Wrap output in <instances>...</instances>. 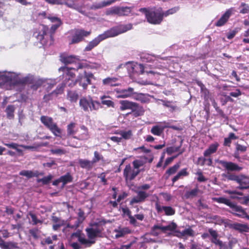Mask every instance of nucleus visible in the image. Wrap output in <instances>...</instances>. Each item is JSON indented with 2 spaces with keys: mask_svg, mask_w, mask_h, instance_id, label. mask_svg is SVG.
<instances>
[{
  "mask_svg": "<svg viewBox=\"0 0 249 249\" xmlns=\"http://www.w3.org/2000/svg\"><path fill=\"white\" fill-rule=\"evenodd\" d=\"M32 79V76L30 75L20 78L18 74L14 72H8L3 73L0 72V85H4L6 83L13 85H22L30 83Z\"/></svg>",
  "mask_w": 249,
  "mask_h": 249,
  "instance_id": "obj_1",
  "label": "nucleus"
},
{
  "mask_svg": "<svg viewBox=\"0 0 249 249\" xmlns=\"http://www.w3.org/2000/svg\"><path fill=\"white\" fill-rule=\"evenodd\" d=\"M74 69L67 67H61L59 69V71L62 72V74L60 75V79L63 80V82L58 86H63V90L65 86L69 87H74L77 83V78H75V74L72 71Z\"/></svg>",
  "mask_w": 249,
  "mask_h": 249,
  "instance_id": "obj_2",
  "label": "nucleus"
},
{
  "mask_svg": "<svg viewBox=\"0 0 249 249\" xmlns=\"http://www.w3.org/2000/svg\"><path fill=\"white\" fill-rule=\"evenodd\" d=\"M139 11L145 14L147 21L150 23L158 24L162 20L163 15H162L161 8L155 10H148L146 8H142L139 9Z\"/></svg>",
  "mask_w": 249,
  "mask_h": 249,
  "instance_id": "obj_3",
  "label": "nucleus"
},
{
  "mask_svg": "<svg viewBox=\"0 0 249 249\" xmlns=\"http://www.w3.org/2000/svg\"><path fill=\"white\" fill-rule=\"evenodd\" d=\"M214 200L218 203L225 204L229 206L231 209V211H230V212L233 215L242 218L247 216V213L241 206L231 202L229 199L220 197L215 198Z\"/></svg>",
  "mask_w": 249,
  "mask_h": 249,
  "instance_id": "obj_4",
  "label": "nucleus"
},
{
  "mask_svg": "<svg viewBox=\"0 0 249 249\" xmlns=\"http://www.w3.org/2000/svg\"><path fill=\"white\" fill-rule=\"evenodd\" d=\"M103 230V228L97 223L91 224L90 225L89 228L86 229L85 231L89 238L88 241L91 242L88 246L86 244V248L90 247L94 244L95 243V238L97 237H101Z\"/></svg>",
  "mask_w": 249,
  "mask_h": 249,
  "instance_id": "obj_5",
  "label": "nucleus"
},
{
  "mask_svg": "<svg viewBox=\"0 0 249 249\" xmlns=\"http://www.w3.org/2000/svg\"><path fill=\"white\" fill-rule=\"evenodd\" d=\"M79 105L85 111L97 110L101 107L100 102L93 100L90 96L80 99Z\"/></svg>",
  "mask_w": 249,
  "mask_h": 249,
  "instance_id": "obj_6",
  "label": "nucleus"
},
{
  "mask_svg": "<svg viewBox=\"0 0 249 249\" xmlns=\"http://www.w3.org/2000/svg\"><path fill=\"white\" fill-rule=\"evenodd\" d=\"M132 28L131 24L121 25L118 27H115L105 32L103 34H101L103 40L111 37H114L124 33Z\"/></svg>",
  "mask_w": 249,
  "mask_h": 249,
  "instance_id": "obj_7",
  "label": "nucleus"
},
{
  "mask_svg": "<svg viewBox=\"0 0 249 249\" xmlns=\"http://www.w3.org/2000/svg\"><path fill=\"white\" fill-rule=\"evenodd\" d=\"M41 122L48 128L55 136H60L61 130L59 128L56 123H54L52 118L42 116L40 117Z\"/></svg>",
  "mask_w": 249,
  "mask_h": 249,
  "instance_id": "obj_8",
  "label": "nucleus"
},
{
  "mask_svg": "<svg viewBox=\"0 0 249 249\" xmlns=\"http://www.w3.org/2000/svg\"><path fill=\"white\" fill-rule=\"evenodd\" d=\"M91 34L90 31H86L83 29H75L72 36L70 44H77L84 40L85 37Z\"/></svg>",
  "mask_w": 249,
  "mask_h": 249,
  "instance_id": "obj_9",
  "label": "nucleus"
},
{
  "mask_svg": "<svg viewBox=\"0 0 249 249\" xmlns=\"http://www.w3.org/2000/svg\"><path fill=\"white\" fill-rule=\"evenodd\" d=\"M77 83L79 86H82L84 89H86L89 85H90L91 79L94 78L93 74L90 72L84 71L83 73L80 74L77 76Z\"/></svg>",
  "mask_w": 249,
  "mask_h": 249,
  "instance_id": "obj_10",
  "label": "nucleus"
},
{
  "mask_svg": "<svg viewBox=\"0 0 249 249\" xmlns=\"http://www.w3.org/2000/svg\"><path fill=\"white\" fill-rule=\"evenodd\" d=\"M140 172L141 170L132 169L130 164H129L125 166L124 170L123 175L126 180H129L131 181L136 178Z\"/></svg>",
  "mask_w": 249,
  "mask_h": 249,
  "instance_id": "obj_11",
  "label": "nucleus"
},
{
  "mask_svg": "<svg viewBox=\"0 0 249 249\" xmlns=\"http://www.w3.org/2000/svg\"><path fill=\"white\" fill-rule=\"evenodd\" d=\"M218 162L222 165L227 170V172L240 171L243 168L239 166L236 163L231 161H226L223 160H220Z\"/></svg>",
  "mask_w": 249,
  "mask_h": 249,
  "instance_id": "obj_12",
  "label": "nucleus"
},
{
  "mask_svg": "<svg viewBox=\"0 0 249 249\" xmlns=\"http://www.w3.org/2000/svg\"><path fill=\"white\" fill-rule=\"evenodd\" d=\"M62 93L63 86H58L56 89L51 93L45 95L43 97V99L45 102H48L56 98L59 94H61Z\"/></svg>",
  "mask_w": 249,
  "mask_h": 249,
  "instance_id": "obj_13",
  "label": "nucleus"
},
{
  "mask_svg": "<svg viewBox=\"0 0 249 249\" xmlns=\"http://www.w3.org/2000/svg\"><path fill=\"white\" fill-rule=\"evenodd\" d=\"M227 226L229 228L238 231L240 232L249 231V227L247 224L231 222L228 223Z\"/></svg>",
  "mask_w": 249,
  "mask_h": 249,
  "instance_id": "obj_14",
  "label": "nucleus"
},
{
  "mask_svg": "<svg viewBox=\"0 0 249 249\" xmlns=\"http://www.w3.org/2000/svg\"><path fill=\"white\" fill-rule=\"evenodd\" d=\"M149 194L143 191H139L137 192V196L134 197L130 202V205L134 203H139L145 201L146 198L149 196Z\"/></svg>",
  "mask_w": 249,
  "mask_h": 249,
  "instance_id": "obj_15",
  "label": "nucleus"
},
{
  "mask_svg": "<svg viewBox=\"0 0 249 249\" xmlns=\"http://www.w3.org/2000/svg\"><path fill=\"white\" fill-rule=\"evenodd\" d=\"M155 207L158 213L164 211L166 215H173L175 213V210L170 206H161L158 202H156Z\"/></svg>",
  "mask_w": 249,
  "mask_h": 249,
  "instance_id": "obj_16",
  "label": "nucleus"
},
{
  "mask_svg": "<svg viewBox=\"0 0 249 249\" xmlns=\"http://www.w3.org/2000/svg\"><path fill=\"white\" fill-rule=\"evenodd\" d=\"M233 11L234 9L233 8H230L226 11L220 18L215 23V26L220 27L224 25L233 13Z\"/></svg>",
  "mask_w": 249,
  "mask_h": 249,
  "instance_id": "obj_17",
  "label": "nucleus"
},
{
  "mask_svg": "<svg viewBox=\"0 0 249 249\" xmlns=\"http://www.w3.org/2000/svg\"><path fill=\"white\" fill-rule=\"evenodd\" d=\"M116 92L119 94L117 95V97L122 98L131 97L133 95H134L135 93L134 89L131 87H129L126 89L117 90Z\"/></svg>",
  "mask_w": 249,
  "mask_h": 249,
  "instance_id": "obj_18",
  "label": "nucleus"
},
{
  "mask_svg": "<svg viewBox=\"0 0 249 249\" xmlns=\"http://www.w3.org/2000/svg\"><path fill=\"white\" fill-rule=\"evenodd\" d=\"M119 78L116 77H108L103 80V84L105 86L115 87L118 86L120 83L118 82Z\"/></svg>",
  "mask_w": 249,
  "mask_h": 249,
  "instance_id": "obj_19",
  "label": "nucleus"
},
{
  "mask_svg": "<svg viewBox=\"0 0 249 249\" xmlns=\"http://www.w3.org/2000/svg\"><path fill=\"white\" fill-rule=\"evenodd\" d=\"M103 39L101 35L90 41L84 49L85 52L90 51L93 48L97 46Z\"/></svg>",
  "mask_w": 249,
  "mask_h": 249,
  "instance_id": "obj_20",
  "label": "nucleus"
},
{
  "mask_svg": "<svg viewBox=\"0 0 249 249\" xmlns=\"http://www.w3.org/2000/svg\"><path fill=\"white\" fill-rule=\"evenodd\" d=\"M131 110V111L128 114H131L132 113L135 117L142 116L144 112V109H143V107L140 106L139 104L135 102Z\"/></svg>",
  "mask_w": 249,
  "mask_h": 249,
  "instance_id": "obj_21",
  "label": "nucleus"
},
{
  "mask_svg": "<svg viewBox=\"0 0 249 249\" xmlns=\"http://www.w3.org/2000/svg\"><path fill=\"white\" fill-rule=\"evenodd\" d=\"M19 174L20 176H25L28 178H30L33 177H38L39 176H42L43 173L42 172H39L36 170H22L19 172Z\"/></svg>",
  "mask_w": 249,
  "mask_h": 249,
  "instance_id": "obj_22",
  "label": "nucleus"
},
{
  "mask_svg": "<svg viewBox=\"0 0 249 249\" xmlns=\"http://www.w3.org/2000/svg\"><path fill=\"white\" fill-rule=\"evenodd\" d=\"M193 230L190 228L185 229L182 231H175V235L179 238L193 236Z\"/></svg>",
  "mask_w": 249,
  "mask_h": 249,
  "instance_id": "obj_23",
  "label": "nucleus"
},
{
  "mask_svg": "<svg viewBox=\"0 0 249 249\" xmlns=\"http://www.w3.org/2000/svg\"><path fill=\"white\" fill-rule=\"evenodd\" d=\"M239 179L240 182L238 183L239 186L237 188L240 190L247 189L248 187L246 186V185L249 184V177L244 175L241 174L240 175Z\"/></svg>",
  "mask_w": 249,
  "mask_h": 249,
  "instance_id": "obj_24",
  "label": "nucleus"
},
{
  "mask_svg": "<svg viewBox=\"0 0 249 249\" xmlns=\"http://www.w3.org/2000/svg\"><path fill=\"white\" fill-rule=\"evenodd\" d=\"M149 96L150 95L148 94L135 92L133 98L142 103H148L150 102Z\"/></svg>",
  "mask_w": 249,
  "mask_h": 249,
  "instance_id": "obj_25",
  "label": "nucleus"
},
{
  "mask_svg": "<svg viewBox=\"0 0 249 249\" xmlns=\"http://www.w3.org/2000/svg\"><path fill=\"white\" fill-rule=\"evenodd\" d=\"M177 227V225L175 223L172 222L171 224L166 226L155 225L154 226V228L155 229L161 230L162 231L165 232L167 231H174L176 229Z\"/></svg>",
  "mask_w": 249,
  "mask_h": 249,
  "instance_id": "obj_26",
  "label": "nucleus"
},
{
  "mask_svg": "<svg viewBox=\"0 0 249 249\" xmlns=\"http://www.w3.org/2000/svg\"><path fill=\"white\" fill-rule=\"evenodd\" d=\"M78 60V58L73 55H61L60 58L61 61L66 64L76 63Z\"/></svg>",
  "mask_w": 249,
  "mask_h": 249,
  "instance_id": "obj_27",
  "label": "nucleus"
},
{
  "mask_svg": "<svg viewBox=\"0 0 249 249\" xmlns=\"http://www.w3.org/2000/svg\"><path fill=\"white\" fill-rule=\"evenodd\" d=\"M114 231L116 233V234L115 235L116 238L123 237L125 234L130 233L131 232V230L127 227L115 229Z\"/></svg>",
  "mask_w": 249,
  "mask_h": 249,
  "instance_id": "obj_28",
  "label": "nucleus"
},
{
  "mask_svg": "<svg viewBox=\"0 0 249 249\" xmlns=\"http://www.w3.org/2000/svg\"><path fill=\"white\" fill-rule=\"evenodd\" d=\"M134 103L135 102L129 101L128 100L120 101V104L121 105L120 109L122 111L126 109L131 110Z\"/></svg>",
  "mask_w": 249,
  "mask_h": 249,
  "instance_id": "obj_29",
  "label": "nucleus"
},
{
  "mask_svg": "<svg viewBox=\"0 0 249 249\" xmlns=\"http://www.w3.org/2000/svg\"><path fill=\"white\" fill-rule=\"evenodd\" d=\"M223 178H225L228 180H232L234 181L237 183L240 182L239 175H236L233 173H231L230 172H227V173H223L221 175Z\"/></svg>",
  "mask_w": 249,
  "mask_h": 249,
  "instance_id": "obj_30",
  "label": "nucleus"
},
{
  "mask_svg": "<svg viewBox=\"0 0 249 249\" xmlns=\"http://www.w3.org/2000/svg\"><path fill=\"white\" fill-rule=\"evenodd\" d=\"M78 163L81 168L88 170L91 169L93 166L91 160H87L79 159L78 160Z\"/></svg>",
  "mask_w": 249,
  "mask_h": 249,
  "instance_id": "obj_31",
  "label": "nucleus"
},
{
  "mask_svg": "<svg viewBox=\"0 0 249 249\" xmlns=\"http://www.w3.org/2000/svg\"><path fill=\"white\" fill-rule=\"evenodd\" d=\"M111 4H112V1H109V0L107 1H103L100 3L92 4L90 6V9L92 10H97L110 5Z\"/></svg>",
  "mask_w": 249,
  "mask_h": 249,
  "instance_id": "obj_32",
  "label": "nucleus"
},
{
  "mask_svg": "<svg viewBox=\"0 0 249 249\" xmlns=\"http://www.w3.org/2000/svg\"><path fill=\"white\" fill-rule=\"evenodd\" d=\"M72 236L77 237L78 241L81 243V245L84 246V248H86V244L88 245V246L90 243H91V242L88 241V239L85 238L84 237L82 236L78 232L73 233Z\"/></svg>",
  "mask_w": 249,
  "mask_h": 249,
  "instance_id": "obj_33",
  "label": "nucleus"
},
{
  "mask_svg": "<svg viewBox=\"0 0 249 249\" xmlns=\"http://www.w3.org/2000/svg\"><path fill=\"white\" fill-rule=\"evenodd\" d=\"M57 240V235L56 234L53 235L52 237L48 236L46 238L43 239L40 242L41 244L44 246L46 245L52 244L53 241H56Z\"/></svg>",
  "mask_w": 249,
  "mask_h": 249,
  "instance_id": "obj_34",
  "label": "nucleus"
},
{
  "mask_svg": "<svg viewBox=\"0 0 249 249\" xmlns=\"http://www.w3.org/2000/svg\"><path fill=\"white\" fill-rule=\"evenodd\" d=\"M163 127L160 124L153 126L151 129V132L153 135L158 136H160L163 133Z\"/></svg>",
  "mask_w": 249,
  "mask_h": 249,
  "instance_id": "obj_35",
  "label": "nucleus"
},
{
  "mask_svg": "<svg viewBox=\"0 0 249 249\" xmlns=\"http://www.w3.org/2000/svg\"><path fill=\"white\" fill-rule=\"evenodd\" d=\"M218 144L215 143L211 144L209 148L206 150L204 152V156L207 157L210 156L211 154L215 152L217 149Z\"/></svg>",
  "mask_w": 249,
  "mask_h": 249,
  "instance_id": "obj_36",
  "label": "nucleus"
},
{
  "mask_svg": "<svg viewBox=\"0 0 249 249\" xmlns=\"http://www.w3.org/2000/svg\"><path fill=\"white\" fill-rule=\"evenodd\" d=\"M59 178L60 180L63 183V185L68 183L71 182L73 180V177L70 173H67L66 175L61 176Z\"/></svg>",
  "mask_w": 249,
  "mask_h": 249,
  "instance_id": "obj_37",
  "label": "nucleus"
},
{
  "mask_svg": "<svg viewBox=\"0 0 249 249\" xmlns=\"http://www.w3.org/2000/svg\"><path fill=\"white\" fill-rule=\"evenodd\" d=\"M16 109V107L14 105H8L5 109V112L6 113L7 117L11 119L14 117V112Z\"/></svg>",
  "mask_w": 249,
  "mask_h": 249,
  "instance_id": "obj_38",
  "label": "nucleus"
},
{
  "mask_svg": "<svg viewBox=\"0 0 249 249\" xmlns=\"http://www.w3.org/2000/svg\"><path fill=\"white\" fill-rule=\"evenodd\" d=\"M189 175V173L187 172V169L184 168L181 170L178 173L172 178L173 183L177 181L181 177L187 176Z\"/></svg>",
  "mask_w": 249,
  "mask_h": 249,
  "instance_id": "obj_39",
  "label": "nucleus"
},
{
  "mask_svg": "<svg viewBox=\"0 0 249 249\" xmlns=\"http://www.w3.org/2000/svg\"><path fill=\"white\" fill-rule=\"evenodd\" d=\"M198 191L199 189L197 188L193 189L190 191H187L184 194V197L186 199L193 198L197 196Z\"/></svg>",
  "mask_w": 249,
  "mask_h": 249,
  "instance_id": "obj_40",
  "label": "nucleus"
},
{
  "mask_svg": "<svg viewBox=\"0 0 249 249\" xmlns=\"http://www.w3.org/2000/svg\"><path fill=\"white\" fill-rule=\"evenodd\" d=\"M78 97V94L75 91H69L68 92V97L71 102H76Z\"/></svg>",
  "mask_w": 249,
  "mask_h": 249,
  "instance_id": "obj_41",
  "label": "nucleus"
},
{
  "mask_svg": "<svg viewBox=\"0 0 249 249\" xmlns=\"http://www.w3.org/2000/svg\"><path fill=\"white\" fill-rule=\"evenodd\" d=\"M109 98V97H106L104 96L101 97V103L103 105H106L108 107H113L114 104L112 101L108 99Z\"/></svg>",
  "mask_w": 249,
  "mask_h": 249,
  "instance_id": "obj_42",
  "label": "nucleus"
},
{
  "mask_svg": "<svg viewBox=\"0 0 249 249\" xmlns=\"http://www.w3.org/2000/svg\"><path fill=\"white\" fill-rule=\"evenodd\" d=\"M182 141H181L180 144L178 146H171L166 148V152L168 155H171L174 152H178L179 150L182 145Z\"/></svg>",
  "mask_w": 249,
  "mask_h": 249,
  "instance_id": "obj_43",
  "label": "nucleus"
},
{
  "mask_svg": "<svg viewBox=\"0 0 249 249\" xmlns=\"http://www.w3.org/2000/svg\"><path fill=\"white\" fill-rule=\"evenodd\" d=\"M126 66V68L127 69L128 71L130 72H134V67H133V65L131 64L129 62H127L125 64H121L118 67L116 68L115 71H117L120 69L122 68L123 67Z\"/></svg>",
  "mask_w": 249,
  "mask_h": 249,
  "instance_id": "obj_44",
  "label": "nucleus"
},
{
  "mask_svg": "<svg viewBox=\"0 0 249 249\" xmlns=\"http://www.w3.org/2000/svg\"><path fill=\"white\" fill-rule=\"evenodd\" d=\"M180 165L179 162L176 163L172 167L169 168L166 172V173L168 175H171L175 174L177 171Z\"/></svg>",
  "mask_w": 249,
  "mask_h": 249,
  "instance_id": "obj_45",
  "label": "nucleus"
},
{
  "mask_svg": "<svg viewBox=\"0 0 249 249\" xmlns=\"http://www.w3.org/2000/svg\"><path fill=\"white\" fill-rule=\"evenodd\" d=\"M18 243L16 242H8L4 243L1 248L3 249H15L18 248Z\"/></svg>",
  "mask_w": 249,
  "mask_h": 249,
  "instance_id": "obj_46",
  "label": "nucleus"
},
{
  "mask_svg": "<svg viewBox=\"0 0 249 249\" xmlns=\"http://www.w3.org/2000/svg\"><path fill=\"white\" fill-rule=\"evenodd\" d=\"M160 124L163 127V129L164 130L165 128H170L175 130H180L179 128L175 125H171L170 123L168 122L164 121L160 123Z\"/></svg>",
  "mask_w": 249,
  "mask_h": 249,
  "instance_id": "obj_47",
  "label": "nucleus"
},
{
  "mask_svg": "<svg viewBox=\"0 0 249 249\" xmlns=\"http://www.w3.org/2000/svg\"><path fill=\"white\" fill-rule=\"evenodd\" d=\"M163 103V105L166 107L170 108V111L173 112L177 109H178V107L172 104L170 101L161 100Z\"/></svg>",
  "mask_w": 249,
  "mask_h": 249,
  "instance_id": "obj_48",
  "label": "nucleus"
},
{
  "mask_svg": "<svg viewBox=\"0 0 249 249\" xmlns=\"http://www.w3.org/2000/svg\"><path fill=\"white\" fill-rule=\"evenodd\" d=\"M119 134L121 135L122 139L123 138L125 140L130 139L132 136V132L130 130L127 131H121Z\"/></svg>",
  "mask_w": 249,
  "mask_h": 249,
  "instance_id": "obj_49",
  "label": "nucleus"
},
{
  "mask_svg": "<svg viewBox=\"0 0 249 249\" xmlns=\"http://www.w3.org/2000/svg\"><path fill=\"white\" fill-rule=\"evenodd\" d=\"M227 193L230 195H231V198L232 199H240L241 197L238 196V195L243 196V193L241 192H238L235 191H227Z\"/></svg>",
  "mask_w": 249,
  "mask_h": 249,
  "instance_id": "obj_50",
  "label": "nucleus"
},
{
  "mask_svg": "<svg viewBox=\"0 0 249 249\" xmlns=\"http://www.w3.org/2000/svg\"><path fill=\"white\" fill-rule=\"evenodd\" d=\"M239 9H240V13L246 14L249 13V5L244 2L241 3Z\"/></svg>",
  "mask_w": 249,
  "mask_h": 249,
  "instance_id": "obj_51",
  "label": "nucleus"
},
{
  "mask_svg": "<svg viewBox=\"0 0 249 249\" xmlns=\"http://www.w3.org/2000/svg\"><path fill=\"white\" fill-rule=\"evenodd\" d=\"M178 9H179V8L178 7H173L172 8H171V9L167 10L166 11H165L164 13L162 12V15H163V16L167 17L170 15H172V14H173L176 13L178 10Z\"/></svg>",
  "mask_w": 249,
  "mask_h": 249,
  "instance_id": "obj_52",
  "label": "nucleus"
},
{
  "mask_svg": "<svg viewBox=\"0 0 249 249\" xmlns=\"http://www.w3.org/2000/svg\"><path fill=\"white\" fill-rule=\"evenodd\" d=\"M44 83V81L42 79H38L37 80L35 84H33L31 86V88L34 90H36L39 87L42 86Z\"/></svg>",
  "mask_w": 249,
  "mask_h": 249,
  "instance_id": "obj_53",
  "label": "nucleus"
},
{
  "mask_svg": "<svg viewBox=\"0 0 249 249\" xmlns=\"http://www.w3.org/2000/svg\"><path fill=\"white\" fill-rule=\"evenodd\" d=\"M29 215L30 216V217H31V218L32 219L33 225H36L38 223H40V224L42 223V221L38 219L36 215L35 214H34L31 212H30L29 213Z\"/></svg>",
  "mask_w": 249,
  "mask_h": 249,
  "instance_id": "obj_54",
  "label": "nucleus"
},
{
  "mask_svg": "<svg viewBox=\"0 0 249 249\" xmlns=\"http://www.w3.org/2000/svg\"><path fill=\"white\" fill-rule=\"evenodd\" d=\"M50 152L53 154L61 155L66 153V151L62 148L51 149Z\"/></svg>",
  "mask_w": 249,
  "mask_h": 249,
  "instance_id": "obj_55",
  "label": "nucleus"
},
{
  "mask_svg": "<svg viewBox=\"0 0 249 249\" xmlns=\"http://www.w3.org/2000/svg\"><path fill=\"white\" fill-rule=\"evenodd\" d=\"M53 178V176L51 175H49L47 177H45L42 178L37 180V182H41L43 184H48Z\"/></svg>",
  "mask_w": 249,
  "mask_h": 249,
  "instance_id": "obj_56",
  "label": "nucleus"
},
{
  "mask_svg": "<svg viewBox=\"0 0 249 249\" xmlns=\"http://www.w3.org/2000/svg\"><path fill=\"white\" fill-rule=\"evenodd\" d=\"M75 126V124L74 123H71L67 126V133L68 135H71L75 133L74 131Z\"/></svg>",
  "mask_w": 249,
  "mask_h": 249,
  "instance_id": "obj_57",
  "label": "nucleus"
},
{
  "mask_svg": "<svg viewBox=\"0 0 249 249\" xmlns=\"http://www.w3.org/2000/svg\"><path fill=\"white\" fill-rule=\"evenodd\" d=\"M103 158V157L98 151H95L94 152V158L92 159L91 161L94 164V163L98 162L101 159Z\"/></svg>",
  "mask_w": 249,
  "mask_h": 249,
  "instance_id": "obj_58",
  "label": "nucleus"
},
{
  "mask_svg": "<svg viewBox=\"0 0 249 249\" xmlns=\"http://www.w3.org/2000/svg\"><path fill=\"white\" fill-rule=\"evenodd\" d=\"M73 138L80 140H88L89 138L88 131H84V132L78 137L74 136Z\"/></svg>",
  "mask_w": 249,
  "mask_h": 249,
  "instance_id": "obj_59",
  "label": "nucleus"
},
{
  "mask_svg": "<svg viewBox=\"0 0 249 249\" xmlns=\"http://www.w3.org/2000/svg\"><path fill=\"white\" fill-rule=\"evenodd\" d=\"M29 232L31 235L34 237V238L37 239L38 238L39 230L37 228L30 229Z\"/></svg>",
  "mask_w": 249,
  "mask_h": 249,
  "instance_id": "obj_60",
  "label": "nucleus"
},
{
  "mask_svg": "<svg viewBox=\"0 0 249 249\" xmlns=\"http://www.w3.org/2000/svg\"><path fill=\"white\" fill-rule=\"evenodd\" d=\"M130 12V8L129 7H121V16H127Z\"/></svg>",
  "mask_w": 249,
  "mask_h": 249,
  "instance_id": "obj_61",
  "label": "nucleus"
},
{
  "mask_svg": "<svg viewBox=\"0 0 249 249\" xmlns=\"http://www.w3.org/2000/svg\"><path fill=\"white\" fill-rule=\"evenodd\" d=\"M196 205L199 210L207 209L208 208V205L206 203H202L201 199L198 200Z\"/></svg>",
  "mask_w": 249,
  "mask_h": 249,
  "instance_id": "obj_62",
  "label": "nucleus"
},
{
  "mask_svg": "<svg viewBox=\"0 0 249 249\" xmlns=\"http://www.w3.org/2000/svg\"><path fill=\"white\" fill-rule=\"evenodd\" d=\"M132 163L134 168L136 170H140L139 168L143 165L142 161L140 160H135L133 161Z\"/></svg>",
  "mask_w": 249,
  "mask_h": 249,
  "instance_id": "obj_63",
  "label": "nucleus"
},
{
  "mask_svg": "<svg viewBox=\"0 0 249 249\" xmlns=\"http://www.w3.org/2000/svg\"><path fill=\"white\" fill-rule=\"evenodd\" d=\"M241 91L238 89H236L234 91L230 93V96L233 97H238L241 95Z\"/></svg>",
  "mask_w": 249,
  "mask_h": 249,
  "instance_id": "obj_64",
  "label": "nucleus"
}]
</instances>
